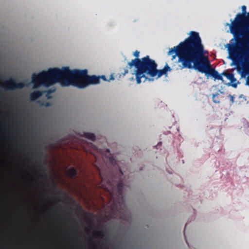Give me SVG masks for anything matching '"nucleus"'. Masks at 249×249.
I'll return each mask as SVG.
<instances>
[{"label": "nucleus", "mask_w": 249, "mask_h": 249, "mask_svg": "<svg viewBox=\"0 0 249 249\" xmlns=\"http://www.w3.org/2000/svg\"><path fill=\"white\" fill-rule=\"evenodd\" d=\"M189 36L178 45L169 49L168 55L173 53L172 60L177 56L178 69H189L198 70L206 75H210L215 79L223 81L221 74L212 68L209 58L205 56V51L198 33L191 31Z\"/></svg>", "instance_id": "obj_1"}, {"label": "nucleus", "mask_w": 249, "mask_h": 249, "mask_svg": "<svg viewBox=\"0 0 249 249\" xmlns=\"http://www.w3.org/2000/svg\"><path fill=\"white\" fill-rule=\"evenodd\" d=\"M88 72L86 69L70 70L69 67H63L61 70L51 68L47 71L33 74L32 82L35 88L41 85L49 87L58 82L63 87L71 85L78 89H84L89 85L100 83V76L89 75Z\"/></svg>", "instance_id": "obj_2"}, {"label": "nucleus", "mask_w": 249, "mask_h": 249, "mask_svg": "<svg viewBox=\"0 0 249 249\" xmlns=\"http://www.w3.org/2000/svg\"><path fill=\"white\" fill-rule=\"evenodd\" d=\"M129 69L135 67L136 69L135 71L136 79L137 83L139 84L143 79V82L147 80H151L147 76L150 77H154L156 74V68L158 67L157 64L155 60L151 59L149 55L142 58H135L128 63Z\"/></svg>", "instance_id": "obj_3"}, {"label": "nucleus", "mask_w": 249, "mask_h": 249, "mask_svg": "<svg viewBox=\"0 0 249 249\" xmlns=\"http://www.w3.org/2000/svg\"><path fill=\"white\" fill-rule=\"evenodd\" d=\"M240 37L237 43L242 45L241 48L236 46H233L229 49L230 58L232 60L235 61L240 57H244V63L243 65V71L242 72V76H245V75L249 73V46L246 45L243 42ZM246 85L249 86V76L247 78Z\"/></svg>", "instance_id": "obj_4"}, {"label": "nucleus", "mask_w": 249, "mask_h": 249, "mask_svg": "<svg viewBox=\"0 0 249 249\" xmlns=\"http://www.w3.org/2000/svg\"><path fill=\"white\" fill-rule=\"evenodd\" d=\"M239 16L231 27L232 34L237 41L242 36V42L249 46V12L247 18L242 15Z\"/></svg>", "instance_id": "obj_5"}, {"label": "nucleus", "mask_w": 249, "mask_h": 249, "mask_svg": "<svg viewBox=\"0 0 249 249\" xmlns=\"http://www.w3.org/2000/svg\"><path fill=\"white\" fill-rule=\"evenodd\" d=\"M24 84L19 82L16 83L15 81L12 78L6 80L4 84H0V87L4 88L5 90H13L17 89H22L24 88Z\"/></svg>", "instance_id": "obj_6"}, {"label": "nucleus", "mask_w": 249, "mask_h": 249, "mask_svg": "<svg viewBox=\"0 0 249 249\" xmlns=\"http://www.w3.org/2000/svg\"><path fill=\"white\" fill-rule=\"evenodd\" d=\"M37 161V168L39 173V177L45 180L48 179V174L46 169L44 165L42 164L41 160L37 156L36 157Z\"/></svg>", "instance_id": "obj_7"}, {"label": "nucleus", "mask_w": 249, "mask_h": 249, "mask_svg": "<svg viewBox=\"0 0 249 249\" xmlns=\"http://www.w3.org/2000/svg\"><path fill=\"white\" fill-rule=\"evenodd\" d=\"M171 71V69L170 67L166 64L164 68L162 70H158L157 68H156V74L154 75V77L157 76V78H159L161 77L162 75L165 74L167 72L170 71Z\"/></svg>", "instance_id": "obj_8"}, {"label": "nucleus", "mask_w": 249, "mask_h": 249, "mask_svg": "<svg viewBox=\"0 0 249 249\" xmlns=\"http://www.w3.org/2000/svg\"><path fill=\"white\" fill-rule=\"evenodd\" d=\"M124 184L122 180H120L116 186V190L118 194V196L120 197L122 201L124 200L123 196V189H124Z\"/></svg>", "instance_id": "obj_9"}, {"label": "nucleus", "mask_w": 249, "mask_h": 249, "mask_svg": "<svg viewBox=\"0 0 249 249\" xmlns=\"http://www.w3.org/2000/svg\"><path fill=\"white\" fill-rule=\"evenodd\" d=\"M67 176L68 178L73 179L76 177L77 171L74 167H71L67 170Z\"/></svg>", "instance_id": "obj_10"}, {"label": "nucleus", "mask_w": 249, "mask_h": 249, "mask_svg": "<svg viewBox=\"0 0 249 249\" xmlns=\"http://www.w3.org/2000/svg\"><path fill=\"white\" fill-rule=\"evenodd\" d=\"M246 9H247V8H246V6H245V5L242 6V12H243V13H242V14H240V13L238 14L236 16V17H235V19H234V21H232V22H231V23L230 25V32H231V34H232V32H231V27L232 26V25H234V23H235V21H236V18H237L239 17V15H243V16H245V18L248 17V13H247V16H245V14L246 13Z\"/></svg>", "instance_id": "obj_11"}, {"label": "nucleus", "mask_w": 249, "mask_h": 249, "mask_svg": "<svg viewBox=\"0 0 249 249\" xmlns=\"http://www.w3.org/2000/svg\"><path fill=\"white\" fill-rule=\"evenodd\" d=\"M42 95V92L40 91H35L30 94V98L32 101H35L39 98Z\"/></svg>", "instance_id": "obj_12"}, {"label": "nucleus", "mask_w": 249, "mask_h": 249, "mask_svg": "<svg viewBox=\"0 0 249 249\" xmlns=\"http://www.w3.org/2000/svg\"><path fill=\"white\" fill-rule=\"evenodd\" d=\"M99 176L101 179V183L100 185L102 188H103L105 189H107V185L104 184V183L106 181V178L103 176V173L101 172V171L100 170H99Z\"/></svg>", "instance_id": "obj_13"}, {"label": "nucleus", "mask_w": 249, "mask_h": 249, "mask_svg": "<svg viewBox=\"0 0 249 249\" xmlns=\"http://www.w3.org/2000/svg\"><path fill=\"white\" fill-rule=\"evenodd\" d=\"M83 136L86 138L89 139L92 141H94L95 140V136L93 133L86 132L84 133Z\"/></svg>", "instance_id": "obj_14"}, {"label": "nucleus", "mask_w": 249, "mask_h": 249, "mask_svg": "<svg viewBox=\"0 0 249 249\" xmlns=\"http://www.w3.org/2000/svg\"><path fill=\"white\" fill-rule=\"evenodd\" d=\"M227 79L230 80L231 82L233 83L236 81V79L234 77L233 74L229 73L226 75Z\"/></svg>", "instance_id": "obj_15"}, {"label": "nucleus", "mask_w": 249, "mask_h": 249, "mask_svg": "<svg viewBox=\"0 0 249 249\" xmlns=\"http://www.w3.org/2000/svg\"><path fill=\"white\" fill-rule=\"evenodd\" d=\"M55 91V89H49L45 91L46 93V97L48 99H50L51 97L50 96V95L53 92H54Z\"/></svg>", "instance_id": "obj_16"}, {"label": "nucleus", "mask_w": 249, "mask_h": 249, "mask_svg": "<svg viewBox=\"0 0 249 249\" xmlns=\"http://www.w3.org/2000/svg\"><path fill=\"white\" fill-rule=\"evenodd\" d=\"M109 160L110 162L111 163V164H112L113 165L116 164V161L115 159L114 158L113 156H111L109 158Z\"/></svg>", "instance_id": "obj_17"}, {"label": "nucleus", "mask_w": 249, "mask_h": 249, "mask_svg": "<svg viewBox=\"0 0 249 249\" xmlns=\"http://www.w3.org/2000/svg\"><path fill=\"white\" fill-rule=\"evenodd\" d=\"M218 94L213 95V101L215 103H219V101L218 100H217V98H216V97L218 96Z\"/></svg>", "instance_id": "obj_18"}, {"label": "nucleus", "mask_w": 249, "mask_h": 249, "mask_svg": "<svg viewBox=\"0 0 249 249\" xmlns=\"http://www.w3.org/2000/svg\"><path fill=\"white\" fill-rule=\"evenodd\" d=\"M96 232L97 233L98 236L100 238H102L105 236V233L103 231H96Z\"/></svg>", "instance_id": "obj_19"}, {"label": "nucleus", "mask_w": 249, "mask_h": 249, "mask_svg": "<svg viewBox=\"0 0 249 249\" xmlns=\"http://www.w3.org/2000/svg\"><path fill=\"white\" fill-rule=\"evenodd\" d=\"M133 55L136 57V58H139L140 55V52L138 51H136L133 53Z\"/></svg>", "instance_id": "obj_20"}, {"label": "nucleus", "mask_w": 249, "mask_h": 249, "mask_svg": "<svg viewBox=\"0 0 249 249\" xmlns=\"http://www.w3.org/2000/svg\"><path fill=\"white\" fill-rule=\"evenodd\" d=\"M128 72V70L127 69H124V72H122V74L123 75H125L126 74H127Z\"/></svg>", "instance_id": "obj_21"}, {"label": "nucleus", "mask_w": 249, "mask_h": 249, "mask_svg": "<svg viewBox=\"0 0 249 249\" xmlns=\"http://www.w3.org/2000/svg\"><path fill=\"white\" fill-rule=\"evenodd\" d=\"M100 79H103L104 81H107L106 77L105 75H102V76H100Z\"/></svg>", "instance_id": "obj_22"}, {"label": "nucleus", "mask_w": 249, "mask_h": 249, "mask_svg": "<svg viewBox=\"0 0 249 249\" xmlns=\"http://www.w3.org/2000/svg\"><path fill=\"white\" fill-rule=\"evenodd\" d=\"M107 184L109 186H112L113 185V184H112L111 182L110 181V180L109 179H107Z\"/></svg>", "instance_id": "obj_23"}, {"label": "nucleus", "mask_w": 249, "mask_h": 249, "mask_svg": "<svg viewBox=\"0 0 249 249\" xmlns=\"http://www.w3.org/2000/svg\"><path fill=\"white\" fill-rule=\"evenodd\" d=\"M230 96H231V101L232 103H233V102H234V97L232 96H231V95H230Z\"/></svg>", "instance_id": "obj_24"}, {"label": "nucleus", "mask_w": 249, "mask_h": 249, "mask_svg": "<svg viewBox=\"0 0 249 249\" xmlns=\"http://www.w3.org/2000/svg\"><path fill=\"white\" fill-rule=\"evenodd\" d=\"M229 73H227V72H222L221 74V76L222 75H224L226 77V75H227V74H228Z\"/></svg>", "instance_id": "obj_25"}, {"label": "nucleus", "mask_w": 249, "mask_h": 249, "mask_svg": "<svg viewBox=\"0 0 249 249\" xmlns=\"http://www.w3.org/2000/svg\"><path fill=\"white\" fill-rule=\"evenodd\" d=\"M232 86H233V87H234V88H236V86H237V85H236V84H232Z\"/></svg>", "instance_id": "obj_26"}, {"label": "nucleus", "mask_w": 249, "mask_h": 249, "mask_svg": "<svg viewBox=\"0 0 249 249\" xmlns=\"http://www.w3.org/2000/svg\"><path fill=\"white\" fill-rule=\"evenodd\" d=\"M114 78L113 76L112 75H111V77H110V80H114Z\"/></svg>", "instance_id": "obj_27"}, {"label": "nucleus", "mask_w": 249, "mask_h": 249, "mask_svg": "<svg viewBox=\"0 0 249 249\" xmlns=\"http://www.w3.org/2000/svg\"><path fill=\"white\" fill-rule=\"evenodd\" d=\"M161 142H159V143H158V144H157V146H159L160 145H161Z\"/></svg>", "instance_id": "obj_28"}, {"label": "nucleus", "mask_w": 249, "mask_h": 249, "mask_svg": "<svg viewBox=\"0 0 249 249\" xmlns=\"http://www.w3.org/2000/svg\"><path fill=\"white\" fill-rule=\"evenodd\" d=\"M106 151L107 152V153H109V150L108 149H106Z\"/></svg>", "instance_id": "obj_29"}, {"label": "nucleus", "mask_w": 249, "mask_h": 249, "mask_svg": "<svg viewBox=\"0 0 249 249\" xmlns=\"http://www.w3.org/2000/svg\"><path fill=\"white\" fill-rule=\"evenodd\" d=\"M186 243L187 244V245H188V246L189 247V244H188V242H187V240H186Z\"/></svg>", "instance_id": "obj_30"}, {"label": "nucleus", "mask_w": 249, "mask_h": 249, "mask_svg": "<svg viewBox=\"0 0 249 249\" xmlns=\"http://www.w3.org/2000/svg\"><path fill=\"white\" fill-rule=\"evenodd\" d=\"M110 194H111V196L112 197V196H113L112 193V192H110Z\"/></svg>", "instance_id": "obj_31"}, {"label": "nucleus", "mask_w": 249, "mask_h": 249, "mask_svg": "<svg viewBox=\"0 0 249 249\" xmlns=\"http://www.w3.org/2000/svg\"><path fill=\"white\" fill-rule=\"evenodd\" d=\"M186 225L185 226V229H186ZM185 230V229H184V231Z\"/></svg>", "instance_id": "obj_32"}]
</instances>
